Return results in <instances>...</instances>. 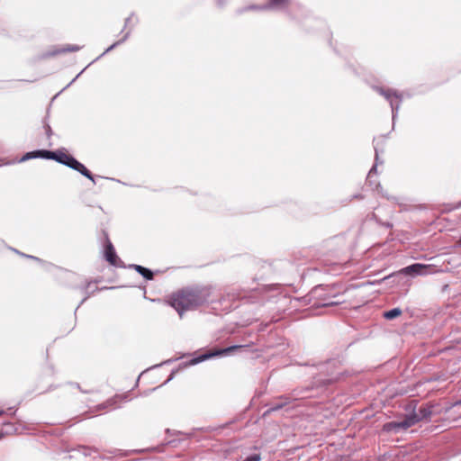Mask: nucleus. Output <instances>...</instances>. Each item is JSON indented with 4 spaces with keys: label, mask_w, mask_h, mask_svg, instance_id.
Instances as JSON below:
<instances>
[{
    "label": "nucleus",
    "mask_w": 461,
    "mask_h": 461,
    "mask_svg": "<svg viewBox=\"0 0 461 461\" xmlns=\"http://www.w3.org/2000/svg\"><path fill=\"white\" fill-rule=\"evenodd\" d=\"M402 314V310L400 308H393L387 312H384V317L387 320H393L396 317H399Z\"/></svg>",
    "instance_id": "15"
},
{
    "label": "nucleus",
    "mask_w": 461,
    "mask_h": 461,
    "mask_svg": "<svg viewBox=\"0 0 461 461\" xmlns=\"http://www.w3.org/2000/svg\"><path fill=\"white\" fill-rule=\"evenodd\" d=\"M376 173V165L373 166L372 168L370 169L369 173H368V178L371 177V176L373 174H375Z\"/></svg>",
    "instance_id": "20"
},
{
    "label": "nucleus",
    "mask_w": 461,
    "mask_h": 461,
    "mask_svg": "<svg viewBox=\"0 0 461 461\" xmlns=\"http://www.w3.org/2000/svg\"><path fill=\"white\" fill-rule=\"evenodd\" d=\"M4 426L5 427L4 434H11L13 432H15L17 429L14 427V425L11 422H5L4 423Z\"/></svg>",
    "instance_id": "17"
},
{
    "label": "nucleus",
    "mask_w": 461,
    "mask_h": 461,
    "mask_svg": "<svg viewBox=\"0 0 461 461\" xmlns=\"http://www.w3.org/2000/svg\"><path fill=\"white\" fill-rule=\"evenodd\" d=\"M375 161L377 162L379 155H378V148L376 145L375 146Z\"/></svg>",
    "instance_id": "25"
},
{
    "label": "nucleus",
    "mask_w": 461,
    "mask_h": 461,
    "mask_svg": "<svg viewBox=\"0 0 461 461\" xmlns=\"http://www.w3.org/2000/svg\"><path fill=\"white\" fill-rule=\"evenodd\" d=\"M46 134L50 137L51 135V128L50 125L45 126Z\"/></svg>",
    "instance_id": "22"
},
{
    "label": "nucleus",
    "mask_w": 461,
    "mask_h": 461,
    "mask_svg": "<svg viewBox=\"0 0 461 461\" xmlns=\"http://www.w3.org/2000/svg\"><path fill=\"white\" fill-rule=\"evenodd\" d=\"M387 278H389V276H384L383 279H381V280L377 281V283H381L382 281H384V280H385V279H387Z\"/></svg>",
    "instance_id": "29"
},
{
    "label": "nucleus",
    "mask_w": 461,
    "mask_h": 461,
    "mask_svg": "<svg viewBox=\"0 0 461 461\" xmlns=\"http://www.w3.org/2000/svg\"><path fill=\"white\" fill-rule=\"evenodd\" d=\"M417 424V420L414 417H408L406 415L401 421H390L383 425V431L391 433H398L402 430H407L409 428Z\"/></svg>",
    "instance_id": "3"
},
{
    "label": "nucleus",
    "mask_w": 461,
    "mask_h": 461,
    "mask_svg": "<svg viewBox=\"0 0 461 461\" xmlns=\"http://www.w3.org/2000/svg\"><path fill=\"white\" fill-rule=\"evenodd\" d=\"M200 295L197 292L185 289L178 292L171 297L170 304L180 316L186 310L194 308L199 304Z\"/></svg>",
    "instance_id": "1"
},
{
    "label": "nucleus",
    "mask_w": 461,
    "mask_h": 461,
    "mask_svg": "<svg viewBox=\"0 0 461 461\" xmlns=\"http://www.w3.org/2000/svg\"><path fill=\"white\" fill-rule=\"evenodd\" d=\"M61 164L79 172L81 175L95 183L92 173L73 156L68 154Z\"/></svg>",
    "instance_id": "4"
},
{
    "label": "nucleus",
    "mask_w": 461,
    "mask_h": 461,
    "mask_svg": "<svg viewBox=\"0 0 461 461\" xmlns=\"http://www.w3.org/2000/svg\"><path fill=\"white\" fill-rule=\"evenodd\" d=\"M5 411H4V410H0V416H2V415H3V414H5Z\"/></svg>",
    "instance_id": "32"
},
{
    "label": "nucleus",
    "mask_w": 461,
    "mask_h": 461,
    "mask_svg": "<svg viewBox=\"0 0 461 461\" xmlns=\"http://www.w3.org/2000/svg\"><path fill=\"white\" fill-rule=\"evenodd\" d=\"M118 399H119V397L116 396L114 398L108 400L106 402L100 404L98 406V410H103V409H106V408H116V403H117Z\"/></svg>",
    "instance_id": "16"
},
{
    "label": "nucleus",
    "mask_w": 461,
    "mask_h": 461,
    "mask_svg": "<svg viewBox=\"0 0 461 461\" xmlns=\"http://www.w3.org/2000/svg\"><path fill=\"white\" fill-rule=\"evenodd\" d=\"M67 155H68L67 153H65L61 150L50 151V150L41 149V150H34V151H30V152L25 153L19 161L24 162L29 159L41 158H47V159H53V160L59 162V164H61Z\"/></svg>",
    "instance_id": "2"
},
{
    "label": "nucleus",
    "mask_w": 461,
    "mask_h": 461,
    "mask_svg": "<svg viewBox=\"0 0 461 461\" xmlns=\"http://www.w3.org/2000/svg\"><path fill=\"white\" fill-rule=\"evenodd\" d=\"M90 286V283H87L86 285L84 287L86 290H87Z\"/></svg>",
    "instance_id": "30"
},
{
    "label": "nucleus",
    "mask_w": 461,
    "mask_h": 461,
    "mask_svg": "<svg viewBox=\"0 0 461 461\" xmlns=\"http://www.w3.org/2000/svg\"><path fill=\"white\" fill-rule=\"evenodd\" d=\"M88 298V295L82 299L81 303H83L86 299Z\"/></svg>",
    "instance_id": "33"
},
{
    "label": "nucleus",
    "mask_w": 461,
    "mask_h": 461,
    "mask_svg": "<svg viewBox=\"0 0 461 461\" xmlns=\"http://www.w3.org/2000/svg\"><path fill=\"white\" fill-rule=\"evenodd\" d=\"M294 400H295V398H292L287 395L279 396L272 402L269 409L267 410V412L276 411L288 405Z\"/></svg>",
    "instance_id": "7"
},
{
    "label": "nucleus",
    "mask_w": 461,
    "mask_h": 461,
    "mask_svg": "<svg viewBox=\"0 0 461 461\" xmlns=\"http://www.w3.org/2000/svg\"><path fill=\"white\" fill-rule=\"evenodd\" d=\"M23 256L26 257V258H32V259H34V260H37V261H41L40 258L34 257V256H30V255H25V254H23Z\"/></svg>",
    "instance_id": "24"
},
{
    "label": "nucleus",
    "mask_w": 461,
    "mask_h": 461,
    "mask_svg": "<svg viewBox=\"0 0 461 461\" xmlns=\"http://www.w3.org/2000/svg\"><path fill=\"white\" fill-rule=\"evenodd\" d=\"M406 275H428L430 273V267L422 264H412L402 269Z\"/></svg>",
    "instance_id": "6"
},
{
    "label": "nucleus",
    "mask_w": 461,
    "mask_h": 461,
    "mask_svg": "<svg viewBox=\"0 0 461 461\" xmlns=\"http://www.w3.org/2000/svg\"><path fill=\"white\" fill-rule=\"evenodd\" d=\"M176 359H168V360L165 361L163 364H170V363H172Z\"/></svg>",
    "instance_id": "28"
},
{
    "label": "nucleus",
    "mask_w": 461,
    "mask_h": 461,
    "mask_svg": "<svg viewBox=\"0 0 461 461\" xmlns=\"http://www.w3.org/2000/svg\"><path fill=\"white\" fill-rule=\"evenodd\" d=\"M176 370H173L169 375V377L167 378V380L165 382V384H167V382H169L170 380L173 379V377L175 376V374H176Z\"/></svg>",
    "instance_id": "23"
},
{
    "label": "nucleus",
    "mask_w": 461,
    "mask_h": 461,
    "mask_svg": "<svg viewBox=\"0 0 461 461\" xmlns=\"http://www.w3.org/2000/svg\"><path fill=\"white\" fill-rule=\"evenodd\" d=\"M260 460H261L260 454H253V455H250L248 457H246V459L243 461H260Z\"/></svg>",
    "instance_id": "19"
},
{
    "label": "nucleus",
    "mask_w": 461,
    "mask_h": 461,
    "mask_svg": "<svg viewBox=\"0 0 461 461\" xmlns=\"http://www.w3.org/2000/svg\"><path fill=\"white\" fill-rule=\"evenodd\" d=\"M432 414L430 407H420L419 412H411L408 414V417H414L417 420V423L424 419H428Z\"/></svg>",
    "instance_id": "12"
},
{
    "label": "nucleus",
    "mask_w": 461,
    "mask_h": 461,
    "mask_svg": "<svg viewBox=\"0 0 461 461\" xmlns=\"http://www.w3.org/2000/svg\"><path fill=\"white\" fill-rule=\"evenodd\" d=\"M104 258L113 266H117L119 260L113 243L106 238V244L104 247Z\"/></svg>",
    "instance_id": "9"
},
{
    "label": "nucleus",
    "mask_w": 461,
    "mask_h": 461,
    "mask_svg": "<svg viewBox=\"0 0 461 461\" xmlns=\"http://www.w3.org/2000/svg\"><path fill=\"white\" fill-rule=\"evenodd\" d=\"M185 361L180 363L178 369H184L187 366H194L202 362V353L196 351L194 355H185Z\"/></svg>",
    "instance_id": "10"
},
{
    "label": "nucleus",
    "mask_w": 461,
    "mask_h": 461,
    "mask_svg": "<svg viewBox=\"0 0 461 461\" xmlns=\"http://www.w3.org/2000/svg\"><path fill=\"white\" fill-rule=\"evenodd\" d=\"M288 4V0H270L271 6H285Z\"/></svg>",
    "instance_id": "18"
},
{
    "label": "nucleus",
    "mask_w": 461,
    "mask_h": 461,
    "mask_svg": "<svg viewBox=\"0 0 461 461\" xmlns=\"http://www.w3.org/2000/svg\"><path fill=\"white\" fill-rule=\"evenodd\" d=\"M378 92L390 102L393 111L398 109L401 103V95L395 90L379 88Z\"/></svg>",
    "instance_id": "5"
},
{
    "label": "nucleus",
    "mask_w": 461,
    "mask_h": 461,
    "mask_svg": "<svg viewBox=\"0 0 461 461\" xmlns=\"http://www.w3.org/2000/svg\"><path fill=\"white\" fill-rule=\"evenodd\" d=\"M131 17H132V14H131V16H129V17H127V18L125 19V22H124V28H126L127 26H129L130 22H131Z\"/></svg>",
    "instance_id": "21"
},
{
    "label": "nucleus",
    "mask_w": 461,
    "mask_h": 461,
    "mask_svg": "<svg viewBox=\"0 0 461 461\" xmlns=\"http://www.w3.org/2000/svg\"><path fill=\"white\" fill-rule=\"evenodd\" d=\"M83 73V71H81L80 73H78L76 77L74 79H72V81L68 85V86H69L72 83H74L76 81V79Z\"/></svg>",
    "instance_id": "26"
},
{
    "label": "nucleus",
    "mask_w": 461,
    "mask_h": 461,
    "mask_svg": "<svg viewBox=\"0 0 461 461\" xmlns=\"http://www.w3.org/2000/svg\"><path fill=\"white\" fill-rule=\"evenodd\" d=\"M130 268L134 269L146 280H152L154 278V273L149 268L135 264L130 265Z\"/></svg>",
    "instance_id": "13"
},
{
    "label": "nucleus",
    "mask_w": 461,
    "mask_h": 461,
    "mask_svg": "<svg viewBox=\"0 0 461 461\" xmlns=\"http://www.w3.org/2000/svg\"><path fill=\"white\" fill-rule=\"evenodd\" d=\"M3 436H4V433H1L0 434V439L3 438Z\"/></svg>",
    "instance_id": "34"
},
{
    "label": "nucleus",
    "mask_w": 461,
    "mask_h": 461,
    "mask_svg": "<svg viewBox=\"0 0 461 461\" xmlns=\"http://www.w3.org/2000/svg\"><path fill=\"white\" fill-rule=\"evenodd\" d=\"M337 303H336V302H330V303H325L324 305H326V306H330V305H335V304H337Z\"/></svg>",
    "instance_id": "27"
},
{
    "label": "nucleus",
    "mask_w": 461,
    "mask_h": 461,
    "mask_svg": "<svg viewBox=\"0 0 461 461\" xmlns=\"http://www.w3.org/2000/svg\"><path fill=\"white\" fill-rule=\"evenodd\" d=\"M175 442H176L175 440H172V441L167 442V444H172L173 446H176Z\"/></svg>",
    "instance_id": "31"
},
{
    "label": "nucleus",
    "mask_w": 461,
    "mask_h": 461,
    "mask_svg": "<svg viewBox=\"0 0 461 461\" xmlns=\"http://www.w3.org/2000/svg\"><path fill=\"white\" fill-rule=\"evenodd\" d=\"M243 348H245V346H231V347H228V348H225L222 349H218V350H214V351H212V350L207 351V352L203 353V361L210 359L212 357H217V356H225L230 352H233L237 349H240Z\"/></svg>",
    "instance_id": "8"
},
{
    "label": "nucleus",
    "mask_w": 461,
    "mask_h": 461,
    "mask_svg": "<svg viewBox=\"0 0 461 461\" xmlns=\"http://www.w3.org/2000/svg\"><path fill=\"white\" fill-rule=\"evenodd\" d=\"M130 34H131V31H128L124 35L123 37L115 41L114 43H113L109 48H107L97 59L104 56L106 53L110 52L111 50H113L114 48H116L117 46L121 45L122 43H123L125 41H127V39L130 37Z\"/></svg>",
    "instance_id": "14"
},
{
    "label": "nucleus",
    "mask_w": 461,
    "mask_h": 461,
    "mask_svg": "<svg viewBox=\"0 0 461 461\" xmlns=\"http://www.w3.org/2000/svg\"><path fill=\"white\" fill-rule=\"evenodd\" d=\"M81 49H82L81 46L70 45V44H68V45H66L63 48L54 47L51 50H50L49 52L44 54V57L55 56V55H58V54H60V53H66V52H68V51H77V50H79Z\"/></svg>",
    "instance_id": "11"
}]
</instances>
